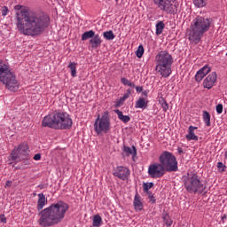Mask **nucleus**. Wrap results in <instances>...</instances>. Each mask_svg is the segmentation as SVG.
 <instances>
[{"mask_svg":"<svg viewBox=\"0 0 227 227\" xmlns=\"http://www.w3.org/2000/svg\"><path fill=\"white\" fill-rule=\"evenodd\" d=\"M14 10L17 11L16 26L25 36H40L49 27L50 19L47 14L31 12L19 4L15 5Z\"/></svg>","mask_w":227,"mask_h":227,"instance_id":"1","label":"nucleus"},{"mask_svg":"<svg viewBox=\"0 0 227 227\" xmlns=\"http://www.w3.org/2000/svg\"><path fill=\"white\" fill-rule=\"evenodd\" d=\"M47 205V198L45 194L39 193L37 200L38 215L40 216L38 223L40 226L51 227L58 223V203L52 204L50 207L43 209V207Z\"/></svg>","mask_w":227,"mask_h":227,"instance_id":"2","label":"nucleus"},{"mask_svg":"<svg viewBox=\"0 0 227 227\" xmlns=\"http://www.w3.org/2000/svg\"><path fill=\"white\" fill-rule=\"evenodd\" d=\"M212 27V20L203 16H197L192 20L188 31V40L191 43L197 44L201 42L203 35Z\"/></svg>","mask_w":227,"mask_h":227,"instance_id":"3","label":"nucleus"},{"mask_svg":"<svg viewBox=\"0 0 227 227\" xmlns=\"http://www.w3.org/2000/svg\"><path fill=\"white\" fill-rule=\"evenodd\" d=\"M155 70L161 77L168 78L171 75V66L173 65V56L167 51H160L155 57Z\"/></svg>","mask_w":227,"mask_h":227,"instance_id":"4","label":"nucleus"},{"mask_svg":"<svg viewBox=\"0 0 227 227\" xmlns=\"http://www.w3.org/2000/svg\"><path fill=\"white\" fill-rule=\"evenodd\" d=\"M0 82L5 84L10 91L19 90L20 84L19 81H17V77L12 73L10 67L3 60H0Z\"/></svg>","mask_w":227,"mask_h":227,"instance_id":"5","label":"nucleus"},{"mask_svg":"<svg viewBox=\"0 0 227 227\" xmlns=\"http://www.w3.org/2000/svg\"><path fill=\"white\" fill-rule=\"evenodd\" d=\"M183 182L184 189H186L188 192H192L193 194H203V192H205V189H207V186L201 182V180H200L198 175L192 172L184 176L183 177Z\"/></svg>","mask_w":227,"mask_h":227,"instance_id":"6","label":"nucleus"},{"mask_svg":"<svg viewBox=\"0 0 227 227\" xmlns=\"http://www.w3.org/2000/svg\"><path fill=\"white\" fill-rule=\"evenodd\" d=\"M159 161L161 166H163L166 172L173 173L178 171V161L173 153L165 151L160 154Z\"/></svg>","mask_w":227,"mask_h":227,"instance_id":"7","label":"nucleus"},{"mask_svg":"<svg viewBox=\"0 0 227 227\" xmlns=\"http://www.w3.org/2000/svg\"><path fill=\"white\" fill-rule=\"evenodd\" d=\"M154 4L161 11L165 12V13H168L169 15H175V13L178 12V1L176 0H152Z\"/></svg>","mask_w":227,"mask_h":227,"instance_id":"8","label":"nucleus"},{"mask_svg":"<svg viewBox=\"0 0 227 227\" xmlns=\"http://www.w3.org/2000/svg\"><path fill=\"white\" fill-rule=\"evenodd\" d=\"M94 130L98 136H100L102 133L107 134V132L111 130V121L107 114H103L101 117L98 115L94 122Z\"/></svg>","mask_w":227,"mask_h":227,"instance_id":"9","label":"nucleus"},{"mask_svg":"<svg viewBox=\"0 0 227 227\" xmlns=\"http://www.w3.org/2000/svg\"><path fill=\"white\" fill-rule=\"evenodd\" d=\"M27 160L29 159V145L26 143L20 144L13 149L11 153L12 160H17V159Z\"/></svg>","mask_w":227,"mask_h":227,"instance_id":"10","label":"nucleus"},{"mask_svg":"<svg viewBox=\"0 0 227 227\" xmlns=\"http://www.w3.org/2000/svg\"><path fill=\"white\" fill-rule=\"evenodd\" d=\"M147 173L150 178H162L166 175V168L160 162H155L149 165Z\"/></svg>","mask_w":227,"mask_h":227,"instance_id":"11","label":"nucleus"},{"mask_svg":"<svg viewBox=\"0 0 227 227\" xmlns=\"http://www.w3.org/2000/svg\"><path fill=\"white\" fill-rule=\"evenodd\" d=\"M74 124L72 118L67 113H62L58 114V128L60 130H68L72 129V125Z\"/></svg>","mask_w":227,"mask_h":227,"instance_id":"12","label":"nucleus"},{"mask_svg":"<svg viewBox=\"0 0 227 227\" xmlns=\"http://www.w3.org/2000/svg\"><path fill=\"white\" fill-rule=\"evenodd\" d=\"M42 126L49 127L50 129H58V112L46 115L42 121Z\"/></svg>","mask_w":227,"mask_h":227,"instance_id":"13","label":"nucleus"},{"mask_svg":"<svg viewBox=\"0 0 227 227\" xmlns=\"http://www.w3.org/2000/svg\"><path fill=\"white\" fill-rule=\"evenodd\" d=\"M114 176L120 178V180H128L129 176H130V169L127 167L119 166L115 168Z\"/></svg>","mask_w":227,"mask_h":227,"instance_id":"14","label":"nucleus"},{"mask_svg":"<svg viewBox=\"0 0 227 227\" xmlns=\"http://www.w3.org/2000/svg\"><path fill=\"white\" fill-rule=\"evenodd\" d=\"M215 82H217V73L212 72L204 79L203 87L207 90H212Z\"/></svg>","mask_w":227,"mask_h":227,"instance_id":"15","label":"nucleus"},{"mask_svg":"<svg viewBox=\"0 0 227 227\" xmlns=\"http://www.w3.org/2000/svg\"><path fill=\"white\" fill-rule=\"evenodd\" d=\"M68 208H70V206L67 202L59 201L58 203V223L65 219V214L68 212Z\"/></svg>","mask_w":227,"mask_h":227,"instance_id":"16","label":"nucleus"},{"mask_svg":"<svg viewBox=\"0 0 227 227\" xmlns=\"http://www.w3.org/2000/svg\"><path fill=\"white\" fill-rule=\"evenodd\" d=\"M210 66L205 65L203 67H201L195 74V81L198 82H200V81H203L205 78V75H207V74H210L211 72Z\"/></svg>","mask_w":227,"mask_h":227,"instance_id":"17","label":"nucleus"},{"mask_svg":"<svg viewBox=\"0 0 227 227\" xmlns=\"http://www.w3.org/2000/svg\"><path fill=\"white\" fill-rule=\"evenodd\" d=\"M92 49H98L100 45H102V38L100 37V35L94 34L92 38L89 41Z\"/></svg>","mask_w":227,"mask_h":227,"instance_id":"18","label":"nucleus"},{"mask_svg":"<svg viewBox=\"0 0 227 227\" xmlns=\"http://www.w3.org/2000/svg\"><path fill=\"white\" fill-rule=\"evenodd\" d=\"M198 129V127L190 126L188 128V134L186 135V139L188 141H198L199 137L194 134V131Z\"/></svg>","mask_w":227,"mask_h":227,"instance_id":"19","label":"nucleus"},{"mask_svg":"<svg viewBox=\"0 0 227 227\" xmlns=\"http://www.w3.org/2000/svg\"><path fill=\"white\" fill-rule=\"evenodd\" d=\"M133 205L136 212H141V210H143V202H141V197L139 194L135 195Z\"/></svg>","mask_w":227,"mask_h":227,"instance_id":"20","label":"nucleus"},{"mask_svg":"<svg viewBox=\"0 0 227 227\" xmlns=\"http://www.w3.org/2000/svg\"><path fill=\"white\" fill-rule=\"evenodd\" d=\"M123 153L126 155V157H129V155H133V157H136L137 155V150L136 149V146H132L130 148L129 146L124 145L122 148Z\"/></svg>","mask_w":227,"mask_h":227,"instance_id":"21","label":"nucleus"},{"mask_svg":"<svg viewBox=\"0 0 227 227\" xmlns=\"http://www.w3.org/2000/svg\"><path fill=\"white\" fill-rule=\"evenodd\" d=\"M135 107L137 109H146L148 107V101H145L144 98H140L137 100Z\"/></svg>","mask_w":227,"mask_h":227,"instance_id":"22","label":"nucleus"},{"mask_svg":"<svg viewBox=\"0 0 227 227\" xmlns=\"http://www.w3.org/2000/svg\"><path fill=\"white\" fill-rule=\"evenodd\" d=\"M115 113L119 120H121V121H122L123 123H129V121H130V117L129 115H123V112L120 110H115Z\"/></svg>","mask_w":227,"mask_h":227,"instance_id":"23","label":"nucleus"},{"mask_svg":"<svg viewBox=\"0 0 227 227\" xmlns=\"http://www.w3.org/2000/svg\"><path fill=\"white\" fill-rule=\"evenodd\" d=\"M159 104L161 106L163 113H168V110L169 109V105H168V102L164 98L160 97L159 98Z\"/></svg>","mask_w":227,"mask_h":227,"instance_id":"24","label":"nucleus"},{"mask_svg":"<svg viewBox=\"0 0 227 227\" xmlns=\"http://www.w3.org/2000/svg\"><path fill=\"white\" fill-rule=\"evenodd\" d=\"M94 35H95V31L93 30L86 31L82 35V42H86V40H89V38L92 39Z\"/></svg>","mask_w":227,"mask_h":227,"instance_id":"25","label":"nucleus"},{"mask_svg":"<svg viewBox=\"0 0 227 227\" xmlns=\"http://www.w3.org/2000/svg\"><path fill=\"white\" fill-rule=\"evenodd\" d=\"M93 227H99L102 226V216L99 215H96L93 216V222H92Z\"/></svg>","mask_w":227,"mask_h":227,"instance_id":"26","label":"nucleus"},{"mask_svg":"<svg viewBox=\"0 0 227 227\" xmlns=\"http://www.w3.org/2000/svg\"><path fill=\"white\" fill-rule=\"evenodd\" d=\"M68 68L71 70V75L72 77H76L77 76V63L75 62H71L68 65Z\"/></svg>","mask_w":227,"mask_h":227,"instance_id":"27","label":"nucleus"},{"mask_svg":"<svg viewBox=\"0 0 227 227\" xmlns=\"http://www.w3.org/2000/svg\"><path fill=\"white\" fill-rule=\"evenodd\" d=\"M103 37L105 38V40H114V38H116V35H114V33L113 32V30H109V31H106L103 33Z\"/></svg>","mask_w":227,"mask_h":227,"instance_id":"28","label":"nucleus"},{"mask_svg":"<svg viewBox=\"0 0 227 227\" xmlns=\"http://www.w3.org/2000/svg\"><path fill=\"white\" fill-rule=\"evenodd\" d=\"M203 121L206 125V127H210V114L207 111L203 112Z\"/></svg>","mask_w":227,"mask_h":227,"instance_id":"29","label":"nucleus"},{"mask_svg":"<svg viewBox=\"0 0 227 227\" xmlns=\"http://www.w3.org/2000/svg\"><path fill=\"white\" fill-rule=\"evenodd\" d=\"M164 22L163 21H160L156 24V35H162V31H164Z\"/></svg>","mask_w":227,"mask_h":227,"instance_id":"30","label":"nucleus"},{"mask_svg":"<svg viewBox=\"0 0 227 227\" xmlns=\"http://www.w3.org/2000/svg\"><path fill=\"white\" fill-rule=\"evenodd\" d=\"M121 82L124 85V86H129V88H136V84L132 82H130V80L122 77L121 79Z\"/></svg>","mask_w":227,"mask_h":227,"instance_id":"31","label":"nucleus"},{"mask_svg":"<svg viewBox=\"0 0 227 227\" xmlns=\"http://www.w3.org/2000/svg\"><path fill=\"white\" fill-rule=\"evenodd\" d=\"M162 219L167 226H171V224H173V220L169 217V215H163Z\"/></svg>","mask_w":227,"mask_h":227,"instance_id":"32","label":"nucleus"},{"mask_svg":"<svg viewBox=\"0 0 227 227\" xmlns=\"http://www.w3.org/2000/svg\"><path fill=\"white\" fill-rule=\"evenodd\" d=\"M144 54H145V48L143 47V44H140L136 51L137 58H143Z\"/></svg>","mask_w":227,"mask_h":227,"instance_id":"33","label":"nucleus"},{"mask_svg":"<svg viewBox=\"0 0 227 227\" xmlns=\"http://www.w3.org/2000/svg\"><path fill=\"white\" fill-rule=\"evenodd\" d=\"M152 187H153V183H144V192H146V194L150 193V189H152Z\"/></svg>","mask_w":227,"mask_h":227,"instance_id":"34","label":"nucleus"},{"mask_svg":"<svg viewBox=\"0 0 227 227\" xmlns=\"http://www.w3.org/2000/svg\"><path fill=\"white\" fill-rule=\"evenodd\" d=\"M193 4H195L197 8H203V6L207 5V2H205V0H193Z\"/></svg>","mask_w":227,"mask_h":227,"instance_id":"35","label":"nucleus"},{"mask_svg":"<svg viewBox=\"0 0 227 227\" xmlns=\"http://www.w3.org/2000/svg\"><path fill=\"white\" fill-rule=\"evenodd\" d=\"M129 97H130V90H127V93L123 95V97L121 98V102H123L124 100H127V98H129Z\"/></svg>","mask_w":227,"mask_h":227,"instance_id":"36","label":"nucleus"},{"mask_svg":"<svg viewBox=\"0 0 227 227\" xmlns=\"http://www.w3.org/2000/svg\"><path fill=\"white\" fill-rule=\"evenodd\" d=\"M216 113H217V114H223V105L222 104H218L216 106Z\"/></svg>","mask_w":227,"mask_h":227,"instance_id":"37","label":"nucleus"},{"mask_svg":"<svg viewBox=\"0 0 227 227\" xmlns=\"http://www.w3.org/2000/svg\"><path fill=\"white\" fill-rule=\"evenodd\" d=\"M8 8L6 6H4L3 9H2V16L3 17H6V15H8Z\"/></svg>","mask_w":227,"mask_h":227,"instance_id":"38","label":"nucleus"},{"mask_svg":"<svg viewBox=\"0 0 227 227\" xmlns=\"http://www.w3.org/2000/svg\"><path fill=\"white\" fill-rule=\"evenodd\" d=\"M148 194V198H149V201H152L153 203H155V197L153 196V193L149 192Z\"/></svg>","mask_w":227,"mask_h":227,"instance_id":"39","label":"nucleus"},{"mask_svg":"<svg viewBox=\"0 0 227 227\" xmlns=\"http://www.w3.org/2000/svg\"><path fill=\"white\" fill-rule=\"evenodd\" d=\"M217 168H218V169H222V171H224V168H226V166H224V164L223 162H218Z\"/></svg>","mask_w":227,"mask_h":227,"instance_id":"40","label":"nucleus"},{"mask_svg":"<svg viewBox=\"0 0 227 227\" xmlns=\"http://www.w3.org/2000/svg\"><path fill=\"white\" fill-rule=\"evenodd\" d=\"M0 221L4 224H6V216H4V215H0Z\"/></svg>","mask_w":227,"mask_h":227,"instance_id":"41","label":"nucleus"},{"mask_svg":"<svg viewBox=\"0 0 227 227\" xmlns=\"http://www.w3.org/2000/svg\"><path fill=\"white\" fill-rule=\"evenodd\" d=\"M40 159H42V154L40 153L35 154L34 160H40Z\"/></svg>","mask_w":227,"mask_h":227,"instance_id":"42","label":"nucleus"},{"mask_svg":"<svg viewBox=\"0 0 227 227\" xmlns=\"http://www.w3.org/2000/svg\"><path fill=\"white\" fill-rule=\"evenodd\" d=\"M30 164H31V162H29V159L25 160L22 162V165H23V166H29Z\"/></svg>","mask_w":227,"mask_h":227,"instance_id":"43","label":"nucleus"},{"mask_svg":"<svg viewBox=\"0 0 227 227\" xmlns=\"http://www.w3.org/2000/svg\"><path fill=\"white\" fill-rule=\"evenodd\" d=\"M135 88H136L137 93H141V91H143L142 87H137V86L136 87V85H135Z\"/></svg>","mask_w":227,"mask_h":227,"instance_id":"44","label":"nucleus"},{"mask_svg":"<svg viewBox=\"0 0 227 227\" xmlns=\"http://www.w3.org/2000/svg\"><path fill=\"white\" fill-rule=\"evenodd\" d=\"M5 187H12V181H6Z\"/></svg>","mask_w":227,"mask_h":227,"instance_id":"45","label":"nucleus"},{"mask_svg":"<svg viewBox=\"0 0 227 227\" xmlns=\"http://www.w3.org/2000/svg\"><path fill=\"white\" fill-rule=\"evenodd\" d=\"M177 152L180 155H182V153H184V149H182V147H178Z\"/></svg>","mask_w":227,"mask_h":227,"instance_id":"46","label":"nucleus"},{"mask_svg":"<svg viewBox=\"0 0 227 227\" xmlns=\"http://www.w3.org/2000/svg\"><path fill=\"white\" fill-rule=\"evenodd\" d=\"M224 219H226V215H223V216L222 217V220H224Z\"/></svg>","mask_w":227,"mask_h":227,"instance_id":"47","label":"nucleus"},{"mask_svg":"<svg viewBox=\"0 0 227 227\" xmlns=\"http://www.w3.org/2000/svg\"><path fill=\"white\" fill-rule=\"evenodd\" d=\"M115 1H118V0H115Z\"/></svg>","mask_w":227,"mask_h":227,"instance_id":"48","label":"nucleus"}]
</instances>
